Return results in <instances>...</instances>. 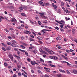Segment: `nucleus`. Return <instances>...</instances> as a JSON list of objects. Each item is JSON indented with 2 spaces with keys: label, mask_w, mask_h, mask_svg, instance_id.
<instances>
[{
  "label": "nucleus",
  "mask_w": 77,
  "mask_h": 77,
  "mask_svg": "<svg viewBox=\"0 0 77 77\" xmlns=\"http://www.w3.org/2000/svg\"><path fill=\"white\" fill-rule=\"evenodd\" d=\"M7 54L8 56L10 59H11V61H13V59H14L13 55H12L10 52H8Z\"/></svg>",
  "instance_id": "f257e3e1"
},
{
  "label": "nucleus",
  "mask_w": 77,
  "mask_h": 77,
  "mask_svg": "<svg viewBox=\"0 0 77 77\" xmlns=\"http://www.w3.org/2000/svg\"><path fill=\"white\" fill-rule=\"evenodd\" d=\"M19 9L20 10H21V11H23V9L25 10H27V6L21 5V7H20Z\"/></svg>",
  "instance_id": "f03ea898"
},
{
  "label": "nucleus",
  "mask_w": 77,
  "mask_h": 77,
  "mask_svg": "<svg viewBox=\"0 0 77 77\" xmlns=\"http://www.w3.org/2000/svg\"><path fill=\"white\" fill-rule=\"evenodd\" d=\"M11 22H13V23H17V20L15 18V17H13L11 18Z\"/></svg>",
  "instance_id": "7ed1b4c3"
},
{
  "label": "nucleus",
  "mask_w": 77,
  "mask_h": 77,
  "mask_svg": "<svg viewBox=\"0 0 77 77\" xmlns=\"http://www.w3.org/2000/svg\"><path fill=\"white\" fill-rule=\"evenodd\" d=\"M72 72L75 74H77V70L75 69H73L71 71Z\"/></svg>",
  "instance_id": "20e7f679"
},
{
  "label": "nucleus",
  "mask_w": 77,
  "mask_h": 77,
  "mask_svg": "<svg viewBox=\"0 0 77 77\" xmlns=\"http://www.w3.org/2000/svg\"><path fill=\"white\" fill-rule=\"evenodd\" d=\"M39 51L41 53H44V54H48V53H47V52H46L42 50V49H40Z\"/></svg>",
  "instance_id": "39448f33"
},
{
  "label": "nucleus",
  "mask_w": 77,
  "mask_h": 77,
  "mask_svg": "<svg viewBox=\"0 0 77 77\" xmlns=\"http://www.w3.org/2000/svg\"><path fill=\"white\" fill-rule=\"evenodd\" d=\"M30 62L32 65H35V64H36V65H38V64L35 61H31Z\"/></svg>",
  "instance_id": "423d86ee"
},
{
  "label": "nucleus",
  "mask_w": 77,
  "mask_h": 77,
  "mask_svg": "<svg viewBox=\"0 0 77 77\" xmlns=\"http://www.w3.org/2000/svg\"><path fill=\"white\" fill-rule=\"evenodd\" d=\"M49 54H54V52L52 51L51 50H50L49 49L48 52Z\"/></svg>",
  "instance_id": "0eeeda50"
},
{
  "label": "nucleus",
  "mask_w": 77,
  "mask_h": 77,
  "mask_svg": "<svg viewBox=\"0 0 77 77\" xmlns=\"http://www.w3.org/2000/svg\"><path fill=\"white\" fill-rule=\"evenodd\" d=\"M43 50L44 51H47V52H48L49 49H48V48H43Z\"/></svg>",
  "instance_id": "6e6552de"
},
{
  "label": "nucleus",
  "mask_w": 77,
  "mask_h": 77,
  "mask_svg": "<svg viewBox=\"0 0 77 77\" xmlns=\"http://www.w3.org/2000/svg\"><path fill=\"white\" fill-rule=\"evenodd\" d=\"M7 44H8V45H11V46L13 44V43L10 42H7Z\"/></svg>",
  "instance_id": "1a4fd4ad"
},
{
  "label": "nucleus",
  "mask_w": 77,
  "mask_h": 77,
  "mask_svg": "<svg viewBox=\"0 0 77 77\" xmlns=\"http://www.w3.org/2000/svg\"><path fill=\"white\" fill-rule=\"evenodd\" d=\"M44 69H46V71L47 72H50V70H49L48 69H48L46 67H44Z\"/></svg>",
  "instance_id": "9d476101"
},
{
  "label": "nucleus",
  "mask_w": 77,
  "mask_h": 77,
  "mask_svg": "<svg viewBox=\"0 0 77 77\" xmlns=\"http://www.w3.org/2000/svg\"><path fill=\"white\" fill-rule=\"evenodd\" d=\"M44 5L45 6H50V4L48 2H45L44 3Z\"/></svg>",
  "instance_id": "9b49d317"
},
{
  "label": "nucleus",
  "mask_w": 77,
  "mask_h": 77,
  "mask_svg": "<svg viewBox=\"0 0 77 77\" xmlns=\"http://www.w3.org/2000/svg\"><path fill=\"white\" fill-rule=\"evenodd\" d=\"M11 49V48L10 46H8L6 48V50H10Z\"/></svg>",
  "instance_id": "f8f14e48"
},
{
  "label": "nucleus",
  "mask_w": 77,
  "mask_h": 77,
  "mask_svg": "<svg viewBox=\"0 0 77 77\" xmlns=\"http://www.w3.org/2000/svg\"><path fill=\"white\" fill-rule=\"evenodd\" d=\"M33 52L34 54H36V53H37L38 51H37V50L35 49L33 51Z\"/></svg>",
  "instance_id": "ddd939ff"
},
{
  "label": "nucleus",
  "mask_w": 77,
  "mask_h": 77,
  "mask_svg": "<svg viewBox=\"0 0 77 77\" xmlns=\"http://www.w3.org/2000/svg\"><path fill=\"white\" fill-rule=\"evenodd\" d=\"M41 5H42V6H44V5H42V4L43 3V2H41V1H39L38 2Z\"/></svg>",
  "instance_id": "4468645a"
},
{
  "label": "nucleus",
  "mask_w": 77,
  "mask_h": 77,
  "mask_svg": "<svg viewBox=\"0 0 77 77\" xmlns=\"http://www.w3.org/2000/svg\"><path fill=\"white\" fill-rule=\"evenodd\" d=\"M41 32H42V35H44V34H45V33H46V32L45 31H44L42 30Z\"/></svg>",
  "instance_id": "2eb2a0df"
},
{
  "label": "nucleus",
  "mask_w": 77,
  "mask_h": 77,
  "mask_svg": "<svg viewBox=\"0 0 77 77\" xmlns=\"http://www.w3.org/2000/svg\"><path fill=\"white\" fill-rule=\"evenodd\" d=\"M37 38L38 39H39V40H41L42 39V37H37Z\"/></svg>",
  "instance_id": "dca6fc26"
},
{
  "label": "nucleus",
  "mask_w": 77,
  "mask_h": 77,
  "mask_svg": "<svg viewBox=\"0 0 77 77\" xmlns=\"http://www.w3.org/2000/svg\"><path fill=\"white\" fill-rule=\"evenodd\" d=\"M57 57L54 56L53 57V59H54V60H57Z\"/></svg>",
  "instance_id": "f3484780"
},
{
  "label": "nucleus",
  "mask_w": 77,
  "mask_h": 77,
  "mask_svg": "<svg viewBox=\"0 0 77 77\" xmlns=\"http://www.w3.org/2000/svg\"><path fill=\"white\" fill-rule=\"evenodd\" d=\"M21 15L22 16H23L24 17H26V14L24 13H22L21 14Z\"/></svg>",
  "instance_id": "a211bd4d"
},
{
  "label": "nucleus",
  "mask_w": 77,
  "mask_h": 77,
  "mask_svg": "<svg viewBox=\"0 0 77 77\" xmlns=\"http://www.w3.org/2000/svg\"><path fill=\"white\" fill-rule=\"evenodd\" d=\"M13 47H17V45H14V44L13 43V45H11V46Z\"/></svg>",
  "instance_id": "6ab92c4d"
},
{
  "label": "nucleus",
  "mask_w": 77,
  "mask_h": 77,
  "mask_svg": "<svg viewBox=\"0 0 77 77\" xmlns=\"http://www.w3.org/2000/svg\"><path fill=\"white\" fill-rule=\"evenodd\" d=\"M59 71H60V72H65V71L63 70H62L61 69H60L59 70Z\"/></svg>",
  "instance_id": "aec40b11"
},
{
  "label": "nucleus",
  "mask_w": 77,
  "mask_h": 77,
  "mask_svg": "<svg viewBox=\"0 0 77 77\" xmlns=\"http://www.w3.org/2000/svg\"><path fill=\"white\" fill-rule=\"evenodd\" d=\"M49 65L51 66V67H53V68H55V67H56V66L54 65H53L52 64H50Z\"/></svg>",
  "instance_id": "412c9836"
},
{
  "label": "nucleus",
  "mask_w": 77,
  "mask_h": 77,
  "mask_svg": "<svg viewBox=\"0 0 77 77\" xmlns=\"http://www.w3.org/2000/svg\"><path fill=\"white\" fill-rule=\"evenodd\" d=\"M19 51H20L21 52H23V53H25V51H24V50H21V49H19Z\"/></svg>",
  "instance_id": "4be33fe9"
},
{
  "label": "nucleus",
  "mask_w": 77,
  "mask_h": 77,
  "mask_svg": "<svg viewBox=\"0 0 77 77\" xmlns=\"http://www.w3.org/2000/svg\"><path fill=\"white\" fill-rule=\"evenodd\" d=\"M63 57L64 59H66V60H68V59L67 57H66L65 56H63Z\"/></svg>",
  "instance_id": "5701e85b"
},
{
  "label": "nucleus",
  "mask_w": 77,
  "mask_h": 77,
  "mask_svg": "<svg viewBox=\"0 0 77 77\" xmlns=\"http://www.w3.org/2000/svg\"><path fill=\"white\" fill-rule=\"evenodd\" d=\"M20 47H21L23 49H24V48H25V46L23 45H20Z\"/></svg>",
  "instance_id": "b1692460"
},
{
  "label": "nucleus",
  "mask_w": 77,
  "mask_h": 77,
  "mask_svg": "<svg viewBox=\"0 0 77 77\" xmlns=\"http://www.w3.org/2000/svg\"><path fill=\"white\" fill-rule=\"evenodd\" d=\"M22 44V45H25V46H26V45H27V44L23 42H22L21 43Z\"/></svg>",
  "instance_id": "393cba45"
},
{
  "label": "nucleus",
  "mask_w": 77,
  "mask_h": 77,
  "mask_svg": "<svg viewBox=\"0 0 77 77\" xmlns=\"http://www.w3.org/2000/svg\"><path fill=\"white\" fill-rule=\"evenodd\" d=\"M29 40L30 41H34V39L33 38H29Z\"/></svg>",
  "instance_id": "a878e982"
},
{
  "label": "nucleus",
  "mask_w": 77,
  "mask_h": 77,
  "mask_svg": "<svg viewBox=\"0 0 77 77\" xmlns=\"http://www.w3.org/2000/svg\"><path fill=\"white\" fill-rule=\"evenodd\" d=\"M17 29H20V30H22L23 29V28H21V26H18L17 27Z\"/></svg>",
  "instance_id": "bb28decb"
},
{
  "label": "nucleus",
  "mask_w": 77,
  "mask_h": 77,
  "mask_svg": "<svg viewBox=\"0 0 77 77\" xmlns=\"http://www.w3.org/2000/svg\"><path fill=\"white\" fill-rule=\"evenodd\" d=\"M14 57H17V59H19L20 57L18 56H17V55H14Z\"/></svg>",
  "instance_id": "cd10ccee"
},
{
  "label": "nucleus",
  "mask_w": 77,
  "mask_h": 77,
  "mask_svg": "<svg viewBox=\"0 0 77 77\" xmlns=\"http://www.w3.org/2000/svg\"><path fill=\"white\" fill-rule=\"evenodd\" d=\"M53 7H54V9H56L57 8V6L55 5H52Z\"/></svg>",
  "instance_id": "c85d7f7f"
},
{
  "label": "nucleus",
  "mask_w": 77,
  "mask_h": 77,
  "mask_svg": "<svg viewBox=\"0 0 77 77\" xmlns=\"http://www.w3.org/2000/svg\"><path fill=\"white\" fill-rule=\"evenodd\" d=\"M57 76L58 77H62V75L60 74H58L57 75Z\"/></svg>",
  "instance_id": "c756f323"
},
{
  "label": "nucleus",
  "mask_w": 77,
  "mask_h": 77,
  "mask_svg": "<svg viewBox=\"0 0 77 77\" xmlns=\"http://www.w3.org/2000/svg\"><path fill=\"white\" fill-rule=\"evenodd\" d=\"M39 14H40V15H45L44 13H39Z\"/></svg>",
  "instance_id": "7c9ffc66"
},
{
  "label": "nucleus",
  "mask_w": 77,
  "mask_h": 77,
  "mask_svg": "<svg viewBox=\"0 0 77 77\" xmlns=\"http://www.w3.org/2000/svg\"><path fill=\"white\" fill-rule=\"evenodd\" d=\"M27 2H28V3H31L32 1H31L30 0H27Z\"/></svg>",
  "instance_id": "2f4dec72"
},
{
  "label": "nucleus",
  "mask_w": 77,
  "mask_h": 77,
  "mask_svg": "<svg viewBox=\"0 0 77 77\" xmlns=\"http://www.w3.org/2000/svg\"><path fill=\"white\" fill-rule=\"evenodd\" d=\"M60 22H61V23H62V24H65V21L63 20H61Z\"/></svg>",
  "instance_id": "473e14b6"
},
{
  "label": "nucleus",
  "mask_w": 77,
  "mask_h": 77,
  "mask_svg": "<svg viewBox=\"0 0 77 77\" xmlns=\"http://www.w3.org/2000/svg\"><path fill=\"white\" fill-rule=\"evenodd\" d=\"M11 36L12 37V38H15V35L14 34H12L11 35Z\"/></svg>",
  "instance_id": "72a5a7b5"
},
{
  "label": "nucleus",
  "mask_w": 77,
  "mask_h": 77,
  "mask_svg": "<svg viewBox=\"0 0 77 77\" xmlns=\"http://www.w3.org/2000/svg\"><path fill=\"white\" fill-rule=\"evenodd\" d=\"M11 41L13 43H17V42L15 41V40H12Z\"/></svg>",
  "instance_id": "f704fd0d"
},
{
  "label": "nucleus",
  "mask_w": 77,
  "mask_h": 77,
  "mask_svg": "<svg viewBox=\"0 0 77 77\" xmlns=\"http://www.w3.org/2000/svg\"><path fill=\"white\" fill-rule=\"evenodd\" d=\"M75 31V29H72V32L73 33H74V31Z\"/></svg>",
  "instance_id": "c9c22d12"
},
{
  "label": "nucleus",
  "mask_w": 77,
  "mask_h": 77,
  "mask_svg": "<svg viewBox=\"0 0 77 77\" xmlns=\"http://www.w3.org/2000/svg\"><path fill=\"white\" fill-rule=\"evenodd\" d=\"M65 19L66 20H70V18H67L66 17H65Z\"/></svg>",
  "instance_id": "e433bc0d"
},
{
  "label": "nucleus",
  "mask_w": 77,
  "mask_h": 77,
  "mask_svg": "<svg viewBox=\"0 0 77 77\" xmlns=\"http://www.w3.org/2000/svg\"><path fill=\"white\" fill-rule=\"evenodd\" d=\"M38 42H39V44H42V42L41 41H38Z\"/></svg>",
  "instance_id": "4c0bfd02"
},
{
  "label": "nucleus",
  "mask_w": 77,
  "mask_h": 77,
  "mask_svg": "<svg viewBox=\"0 0 77 77\" xmlns=\"http://www.w3.org/2000/svg\"><path fill=\"white\" fill-rule=\"evenodd\" d=\"M49 57L50 59H53V57L52 56H49Z\"/></svg>",
  "instance_id": "58836bf2"
},
{
  "label": "nucleus",
  "mask_w": 77,
  "mask_h": 77,
  "mask_svg": "<svg viewBox=\"0 0 77 77\" xmlns=\"http://www.w3.org/2000/svg\"><path fill=\"white\" fill-rule=\"evenodd\" d=\"M4 65L5 66H8V64L6 63H4Z\"/></svg>",
  "instance_id": "ea45409f"
},
{
  "label": "nucleus",
  "mask_w": 77,
  "mask_h": 77,
  "mask_svg": "<svg viewBox=\"0 0 77 77\" xmlns=\"http://www.w3.org/2000/svg\"><path fill=\"white\" fill-rule=\"evenodd\" d=\"M9 71L10 72H11V74H13V72L12 71V70L10 69L9 70Z\"/></svg>",
  "instance_id": "a19ab883"
},
{
  "label": "nucleus",
  "mask_w": 77,
  "mask_h": 77,
  "mask_svg": "<svg viewBox=\"0 0 77 77\" xmlns=\"http://www.w3.org/2000/svg\"><path fill=\"white\" fill-rule=\"evenodd\" d=\"M38 72L39 74H42V72L40 70H38Z\"/></svg>",
  "instance_id": "79ce46f5"
},
{
  "label": "nucleus",
  "mask_w": 77,
  "mask_h": 77,
  "mask_svg": "<svg viewBox=\"0 0 77 77\" xmlns=\"http://www.w3.org/2000/svg\"><path fill=\"white\" fill-rule=\"evenodd\" d=\"M38 69H42V67H41L39 66H38L37 67Z\"/></svg>",
  "instance_id": "37998d69"
},
{
  "label": "nucleus",
  "mask_w": 77,
  "mask_h": 77,
  "mask_svg": "<svg viewBox=\"0 0 77 77\" xmlns=\"http://www.w3.org/2000/svg\"><path fill=\"white\" fill-rule=\"evenodd\" d=\"M64 11H65V12H66V13H68V11L67 9H66V10H64Z\"/></svg>",
  "instance_id": "c03bdc74"
},
{
  "label": "nucleus",
  "mask_w": 77,
  "mask_h": 77,
  "mask_svg": "<svg viewBox=\"0 0 77 77\" xmlns=\"http://www.w3.org/2000/svg\"><path fill=\"white\" fill-rule=\"evenodd\" d=\"M38 23L39 25H41V23L40 21H38Z\"/></svg>",
  "instance_id": "a18cd8bd"
},
{
  "label": "nucleus",
  "mask_w": 77,
  "mask_h": 77,
  "mask_svg": "<svg viewBox=\"0 0 77 77\" xmlns=\"http://www.w3.org/2000/svg\"><path fill=\"white\" fill-rule=\"evenodd\" d=\"M30 36L31 37V38H35V37L33 35H30Z\"/></svg>",
  "instance_id": "49530a36"
},
{
  "label": "nucleus",
  "mask_w": 77,
  "mask_h": 77,
  "mask_svg": "<svg viewBox=\"0 0 77 77\" xmlns=\"http://www.w3.org/2000/svg\"><path fill=\"white\" fill-rule=\"evenodd\" d=\"M40 60L41 62H44V60H43L42 59V58H40Z\"/></svg>",
  "instance_id": "de8ad7c7"
},
{
  "label": "nucleus",
  "mask_w": 77,
  "mask_h": 77,
  "mask_svg": "<svg viewBox=\"0 0 77 77\" xmlns=\"http://www.w3.org/2000/svg\"><path fill=\"white\" fill-rule=\"evenodd\" d=\"M17 54L19 55V54H20V53H21V52H20L19 51H17Z\"/></svg>",
  "instance_id": "09e8293b"
},
{
  "label": "nucleus",
  "mask_w": 77,
  "mask_h": 77,
  "mask_svg": "<svg viewBox=\"0 0 77 77\" xmlns=\"http://www.w3.org/2000/svg\"><path fill=\"white\" fill-rule=\"evenodd\" d=\"M11 10H14V7L13 6H11Z\"/></svg>",
  "instance_id": "8fccbe9b"
},
{
  "label": "nucleus",
  "mask_w": 77,
  "mask_h": 77,
  "mask_svg": "<svg viewBox=\"0 0 77 77\" xmlns=\"http://www.w3.org/2000/svg\"><path fill=\"white\" fill-rule=\"evenodd\" d=\"M60 30L62 32H64V30H63V29L62 28H60Z\"/></svg>",
  "instance_id": "3c124183"
},
{
  "label": "nucleus",
  "mask_w": 77,
  "mask_h": 77,
  "mask_svg": "<svg viewBox=\"0 0 77 77\" xmlns=\"http://www.w3.org/2000/svg\"><path fill=\"white\" fill-rule=\"evenodd\" d=\"M5 31H6V32H9V30H8V29H5Z\"/></svg>",
  "instance_id": "603ef678"
},
{
  "label": "nucleus",
  "mask_w": 77,
  "mask_h": 77,
  "mask_svg": "<svg viewBox=\"0 0 77 77\" xmlns=\"http://www.w3.org/2000/svg\"><path fill=\"white\" fill-rule=\"evenodd\" d=\"M25 54H26V56H29V54H28V53L26 52L25 53Z\"/></svg>",
  "instance_id": "864d4df0"
},
{
  "label": "nucleus",
  "mask_w": 77,
  "mask_h": 77,
  "mask_svg": "<svg viewBox=\"0 0 77 77\" xmlns=\"http://www.w3.org/2000/svg\"><path fill=\"white\" fill-rule=\"evenodd\" d=\"M41 17H42L43 18H45V16H44L43 15H41Z\"/></svg>",
  "instance_id": "5fc2aeb1"
},
{
  "label": "nucleus",
  "mask_w": 77,
  "mask_h": 77,
  "mask_svg": "<svg viewBox=\"0 0 77 77\" xmlns=\"http://www.w3.org/2000/svg\"><path fill=\"white\" fill-rule=\"evenodd\" d=\"M29 20L31 24H33V23H34V22H32V20Z\"/></svg>",
  "instance_id": "6e6d98bb"
},
{
  "label": "nucleus",
  "mask_w": 77,
  "mask_h": 77,
  "mask_svg": "<svg viewBox=\"0 0 77 77\" xmlns=\"http://www.w3.org/2000/svg\"><path fill=\"white\" fill-rule=\"evenodd\" d=\"M20 22L21 23H23V24H24V21H23L21 20H20Z\"/></svg>",
  "instance_id": "4d7b16f0"
},
{
  "label": "nucleus",
  "mask_w": 77,
  "mask_h": 77,
  "mask_svg": "<svg viewBox=\"0 0 77 77\" xmlns=\"http://www.w3.org/2000/svg\"><path fill=\"white\" fill-rule=\"evenodd\" d=\"M14 51H18V50L16 48H14Z\"/></svg>",
  "instance_id": "13d9d810"
},
{
  "label": "nucleus",
  "mask_w": 77,
  "mask_h": 77,
  "mask_svg": "<svg viewBox=\"0 0 77 77\" xmlns=\"http://www.w3.org/2000/svg\"><path fill=\"white\" fill-rule=\"evenodd\" d=\"M3 45L4 47H6V45H5V44L3 43H1Z\"/></svg>",
  "instance_id": "bf43d9fd"
},
{
  "label": "nucleus",
  "mask_w": 77,
  "mask_h": 77,
  "mask_svg": "<svg viewBox=\"0 0 77 77\" xmlns=\"http://www.w3.org/2000/svg\"><path fill=\"white\" fill-rule=\"evenodd\" d=\"M54 28L55 29H57V30H59V27H55Z\"/></svg>",
  "instance_id": "052dcab7"
},
{
  "label": "nucleus",
  "mask_w": 77,
  "mask_h": 77,
  "mask_svg": "<svg viewBox=\"0 0 77 77\" xmlns=\"http://www.w3.org/2000/svg\"><path fill=\"white\" fill-rule=\"evenodd\" d=\"M2 49H3L4 51H6V49H5L4 48H2Z\"/></svg>",
  "instance_id": "680f3d73"
},
{
  "label": "nucleus",
  "mask_w": 77,
  "mask_h": 77,
  "mask_svg": "<svg viewBox=\"0 0 77 77\" xmlns=\"http://www.w3.org/2000/svg\"><path fill=\"white\" fill-rule=\"evenodd\" d=\"M61 4L62 5V6H64V5H65V3L63 2H61Z\"/></svg>",
  "instance_id": "e2e57ef3"
},
{
  "label": "nucleus",
  "mask_w": 77,
  "mask_h": 77,
  "mask_svg": "<svg viewBox=\"0 0 77 77\" xmlns=\"http://www.w3.org/2000/svg\"><path fill=\"white\" fill-rule=\"evenodd\" d=\"M13 61L14 62V63H17V61L15 60H13Z\"/></svg>",
  "instance_id": "0e129e2a"
},
{
  "label": "nucleus",
  "mask_w": 77,
  "mask_h": 77,
  "mask_svg": "<svg viewBox=\"0 0 77 77\" xmlns=\"http://www.w3.org/2000/svg\"><path fill=\"white\" fill-rule=\"evenodd\" d=\"M29 49H32V48H34V47H29Z\"/></svg>",
  "instance_id": "69168bd1"
},
{
  "label": "nucleus",
  "mask_w": 77,
  "mask_h": 77,
  "mask_svg": "<svg viewBox=\"0 0 77 77\" xmlns=\"http://www.w3.org/2000/svg\"><path fill=\"white\" fill-rule=\"evenodd\" d=\"M27 60L28 61V62H30V58H28L27 59Z\"/></svg>",
  "instance_id": "338daca9"
},
{
  "label": "nucleus",
  "mask_w": 77,
  "mask_h": 77,
  "mask_svg": "<svg viewBox=\"0 0 77 77\" xmlns=\"http://www.w3.org/2000/svg\"><path fill=\"white\" fill-rule=\"evenodd\" d=\"M20 66H21L20 65H17V68H20Z\"/></svg>",
  "instance_id": "774afa93"
}]
</instances>
